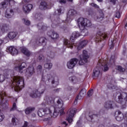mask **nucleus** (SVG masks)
I'll return each mask as SVG.
<instances>
[{
  "label": "nucleus",
  "instance_id": "obj_25",
  "mask_svg": "<svg viewBox=\"0 0 127 127\" xmlns=\"http://www.w3.org/2000/svg\"><path fill=\"white\" fill-rule=\"evenodd\" d=\"M80 36V33L78 31H75L72 33V34L70 37V40H74L75 38H77V37H79Z\"/></svg>",
  "mask_w": 127,
  "mask_h": 127
},
{
  "label": "nucleus",
  "instance_id": "obj_63",
  "mask_svg": "<svg viewBox=\"0 0 127 127\" xmlns=\"http://www.w3.org/2000/svg\"><path fill=\"white\" fill-rule=\"evenodd\" d=\"M65 114V112L64 111H62V112H60V114L61 115H64Z\"/></svg>",
  "mask_w": 127,
  "mask_h": 127
},
{
  "label": "nucleus",
  "instance_id": "obj_20",
  "mask_svg": "<svg viewBox=\"0 0 127 127\" xmlns=\"http://www.w3.org/2000/svg\"><path fill=\"white\" fill-rule=\"evenodd\" d=\"M107 36L105 34L103 33L102 32H98L96 34V39L100 40V39H102V40L106 38Z\"/></svg>",
  "mask_w": 127,
  "mask_h": 127
},
{
  "label": "nucleus",
  "instance_id": "obj_56",
  "mask_svg": "<svg viewBox=\"0 0 127 127\" xmlns=\"http://www.w3.org/2000/svg\"><path fill=\"white\" fill-rule=\"evenodd\" d=\"M109 88L111 89V90H114L116 89V86L113 85V84H111L110 86H109Z\"/></svg>",
  "mask_w": 127,
  "mask_h": 127
},
{
  "label": "nucleus",
  "instance_id": "obj_29",
  "mask_svg": "<svg viewBox=\"0 0 127 127\" xmlns=\"http://www.w3.org/2000/svg\"><path fill=\"white\" fill-rule=\"evenodd\" d=\"M10 13L7 12V11H6V13L5 14V17H6L7 18H10L12 15H13V10L12 9H10L9 11Z\"/></svg>",
  "mask_w": 127,
  "mask_h": 127
},
{
  "label": "nucleus",
  "instance_id": "obj_36",
  "mask_svg": "<svg viewBox=\"0 0 127 127\" xmlns=\"http://www.w3.org/2000/svg\"><path fill=\"white\" fill-rule=\"evenodd\" d=\"M43 112L44 115H51V110H50V108H46L43 109Z\"/></svg>",
  "mask_w": 127,
  "mask_h": 127
},
{
  "label": "nucleus",
  "instance_id": "obj_22",
  "mask_svg": "<svg viewBox=\"0 0 127 127\" xmlns=\"http://www.w3.org/2000/svg\"><path fill=\"white\" fill-rule=\"evenodd\" d=\"M59 113H60V110L59 109L57 108L55 109L53 113L52 114V112H51V116L52 117V118H57L58 117V115H59Z\"/></svg>",
  "mask_w": 127,
  "mask_h": 127
},
{
  "label": "nucleus",
  "instance_id": "obj_7",
  "mask_svg": "<svg viewBox=\"0 0 127 127\" xmlns=\"http://www.w3.org/2000/svg\"><path fill=\"white\" fill-rule=\"evenodd\" d=\"M5 92L3 91L0 93V105H2L4 108H6V107H8V101L7 100H5L4 103L3 99L4 97L6 96Z\"/></svg>",
  "mask_w": 127,
  "mask_h": 127
},
{
  "label": "nucleus",
  "instance_id": "obj_33",
  "mask_svg": "<svg viewBox=\"0 0 127 127\" xmlns=\"http://www.w3.org/2000/svg\"><path fill=\"white\" fill-rule=\"evenodd\" d=\"M1 30L3 32H5V31H7V30H8V26L6 25V24H3L1 27Z\"/></svg>",
  "mask_w": 127,
  "mask_h": 127
},
{
  "label": "nucleus",
  "instance_id": "obj_58",
  "mask_svg": "<svg viewBox=\"0 0 127 127\" xmlns=\"http://www.w3.org/2000/svg\"><path fill=\"white\" fill-rule=\"evenodd\" d=\"M9 3H12L13 4H14L15 3V2L14 0H8Z\"/></svg>",
  "mask_w": 127,
  "mask_h": 127
},
{
  "label": "nucleus",
  "instance_id": "obj_34",
  "mask_svg": "<svg viewBox=\"0 0 127 127\" xmlns=\"http://www.w3.org/2000/svg\"><path fill=\"white\" fill-rule=\"evenodd\" d=\"M45 100L48 102V103H53L54 99L51 96H46Z\"/></svg>",
  "mask_w": 127,
  "mask_h": 127
},
{
  "label": "nucleus",
  "instance_id": "obj_10",
  "mask_svg": "<svg viewBox=\"0 0 127 127\" xmlns=\"http://www.w3.org/2000/svg\"><path fill=\"white\" fill-rule=\"evenodd\" d=\"M39 8L41 10H45L46 9H49L50 8V5L46 2V1L43 0L41 1Z\"/></svg>",
  "mask_w": 127,
  "mask_h": 127
},
{
  "label": "nucleus",
  "instance_id": "obj_54",
  "mask_svg": "<svg viewBox=\"0 0 127 127\" xmlns=\"http://www.w3.org/2000/svg\"><path fill=\"white\" fill-rule=\"evenodd\" d=\"M91 6H94V7H96V8H99V6H98V5L94 3H91Z\"/></svg>",
  "mask_w": 127,
  "mask_h": 127
},
{
  "label": "nucleus",
  "instance_id": "obj_16",
  "mask_svg": "<svg viewBox=\"0 0 127 127\" xmlns=\"http://www.w3.org/2000/svg\"><path fill=\"white\" fill-rule=\"evenodd\" d=\"M20 51H21L22 53H23L26 56L29 57L30 55H31L32 53L30 52L26 48H20Z\"/></svg>",
  "mask_w": 127,
  "mask_h": 127
},
{
  "label": "nucleus",
  "instance_id": "obj_52",
  "mask_svg": "<svg viewBox=\"0 0 127 127\" xmlns=\"http://www.w3.org/2000/svg\"><path fill=\"white\" fill-rule=\"evenodd\" d=\"M8 36H6L3 40V42H4V43H7V42L8 41Z\"/></svg>",
  "mask_w": 127,
  "mask_h": 127
},
{
  "label": "nucleus",
  "instance_id": "obj_31",
  "mask_svg": "<svg viewBox=\"0 0 127 127\" xmlns=\"http://www.w3.org/2000/svg\"><path fill=\"white\" fill-rule=\"evenodd\" d=\"M8 1V0H5L4 1H3L0 3V8H6L7 7V4L6 2Z\"/></svg>",
  "mask_w": 127,
  "mask_h": 127
},
{
  "label": "nucleus",
  "instance_id": "obj_51",
  "mask_svg": "<svg viewBox=\"0 0 127 127\" xmlns=\"http://www.w3.org/2000/svg\"><path fill=\"white\" fill-rule=\"evenodd\" d=\"M63 9H64V8H63V7H62L60 9H58L59 14H60L61 13H63Z\"/></svg>",
  "mask_w": 127,
  "mask_h": 127
},
{
  "label": "nucleus",
  "instance_id": "obj_23",
  "mask_svg": "<svg viewBox=\"0 0 127 127\" xmlns=\"http://www.w3.org/2000/svg\"><path fill=\"white\" fill-rule=\"evenodd\" d=\"M100 116L99 114H95L93 112H90L88 114V117L91 119V120H94L96 118H98Z\"/></svg>",
  "mask_w": 127,
  "mask_h": 127
},
{
  "label": "nucleus",
  "instance_id": "obj_32",
  "mask_svg": "<svg viewBox=\"0 0 127 127\" xmlns=\"http://www.w3.org/2000/svg\"><path fill=\"white\" fill-rule=\"evenodd\" d=\"M44 42H45V38L42 37L38 40L36 43L38 45H42V43H44Z\"/></svg>",
  "mask_w": 127,
  "mask_h": 127
},
{
  "label": "nucleus",
  "instance_id": "obj_19",
  "mask_svg": "<svg viewBox=\"0 0 127 127\" xmlns=\"http://www.w3.org/2000/svg\"><path fill=\"white\" fill-rule=\"evenodd\" d=\"M47 78L48 79V82H51L52 84V85L55 84H57V82H55V79L54 78V77H53L51 74H47Z\"/></svg>",
  "mask_w": 127,
  "mask_h": 127
},
{
  "label": "nucleus",
  "instance_id": "obj_61",
  "mask_svg": "<svg viewBox=\"0 0 127 127\" xmlns=\"http://www.w3.org/2000/svg\"><path fill=\"white\" fill-rule=\"evenodd\" d=\"M111 2L113 3V4H116V0H110Z\"/></svg>",
  "mask_w": 127,
  "mask_h": 127
},
{
  "label": "nucleus",
  "instance_id": "obj_35",
  "mask_svg": "<svg viewBox=\"0 0 127 127\" xmlns=\"http://www.w3.org/2000/svg\"><path fill=\"white\" fill-rule=\"evenodd\" d=\"M47 55L48 56V57H50V58H54L55 54L52 51H48L47 53Z\"/></svg>",
  "mask_w": 127,
  "mask_h": 127
},
{
  "label": "nucleus",
  "instance_id": "obj_1",
  "mask_svg": "<svg viewBox=\"0 0 127 127\" xmlns=\"http://www.w3.org/2000/svg\"><path fill=\"white\" fill-rule=\"evenodd\" d=\"M77 23L79 28L82 30L81 34H82L83 36L88 35V30L85 29V27H90V26H92L91 21L87 18L80 17L78 19Z\"/></svg>",
  "mask_w": 127,
  "mask_h": 127
},
{
  "label": "nucleus",
  "instance_id": "obj_27",
  "mask_svg": "<svg viewBox=\"0 0 127 127\" xmlns=\"http://www.w3.org/2000/svg\"><path fill=\"white\" fill-rule=\"evenodd\" d=\"M102 65V70L104 72H107L108 70H109V67H108V65H107V63L106 62H103V63L101 64Z\"/></svg>",
  "mask_w": 127,
  "mask_h": 127
},
{
  "label": "nucleus",
  "instance_id": "obj_39",
  "mask_svg": "<svg viewBox=\"0 0 127 127\" xmlns=\"http://www.w3.org/2000/svg\"><path fill=\"white\" fill-rule=\"evenodd\" d=\"M69 79V81H71L73 83H78V79L75 76H71Z\"/></svg>",
  "mask_w": 127,
  "mask_h": 127
},
{
  "label": "nucleus",
  "instance_id": "obj_13",
  "mask_svg": "<svg viewBox=\"0 0 127 127\" xmlns=\"http://www.w3.org/2000/svg\"><path fill=\"white\" fill-rule=\"evenodd\" d=\"M8 52H9L11 55L14 56V55H17L18 54V51L14 47L11 46L7 49Z\"/></svg>",
  "mask_w": 127,
  "mask_h": 127
},
{
  "label": "nucleus",
  "instance_id": "obj_38",
  "mask_svg": "<svg viewBox=\"0 0 127 127\" xmlns=\"http://www.w3.org/2000/svg\"><path fill=\"white\" fill-rule=\"evenodd\" d=\"M51 37L52 39H57V38L59 37V35L55 32H53L52 34L51 35Z\"/></svg>",
  "mask_w": 127,
  "mask_h": 127
},
{
  "label": "nucleus",
  "instance_id": "obj_57",
  "mask_svg": "<svg viewBox=\"0 0 127 127\" xmlns=\"http://www.w3.org/2000/svg\"><path fill=\"white\" fill-rule=\"evenodd\" d=\"M37 69L38 71H41L42 69V66L38 65L37 67Z\"/></svg>",
  "mask_w": 127,
  "mask_h": 127
},
{
  "label": "nucleus",
  "instance_id": "obj_5",
  "mask_svg": "<svg viewBox=\"0 0 127 127\" xmlns=\"http://www.w3.org/2000/svg\"><path fill=\"white\" fill-rule=\"evenodd\" d=\"M90 56L88 55V52L84 50L82 56H80V60L79 62V65H84L85 63H88V59Z\"/></svg>",
  "mask_w": 127,
  "mask_h": 127
},
{
  "label": "nucleus",
  "instance_id": "obj_64",
  "mask_svg": "<svg viewBox=\"0 0 127 127\" xmlns=\"http://www.w3.org/2000/svg\"><path fill=\"white\" fill-rule=\"evenodd\" d=\"M111 127H119V126L117 125H113Z\"/></svg>",
  "mask_w": 127,
  "mask_h": 127
},
{
  "label": "nucleus",
  "instance_id": "obj_59",
  "mask_svg": "<svg viewBox=\"0 0 127 127\" xmlns=\"http://www.w3.org/2000/svg\"><path fill=\"white\" fill-rule=\"evenodd\" d=\"M60 3H66V0H61L59 1Z\"/></svg>",
  "mask_w": 127,
  "mask_h": 127
},
{
  "label": "nucleus",
  "instance_id": "obj_18",
  "mask_svg": "<svg viewBox=\"0 0 127 127\" xmlns=\"http://www.w3.org/2000/svg\"><path fill=\"white\" fill-rule=\"evenodd\" d=\"M18 35L17 32H10L8 34V37L9 39H14Z\"/></svg>",
  "mask_w": 127,
  "mask_h": 127
},
{
  "label": "nucleus",
  "instance_id": "obj_44",
  "mask_svg": "<svg viewBox=\"0 0 127 127\" xmlns=\"http://www.w3.org/2000/svg\"><path fill=\"white\" fill-rule=\"evenodd\" d=\"M12 123L13 125V126H16V125H17V124H18V120H17V119L14 118H13L12 119Z\"/></svg>",
  "mask_w": 127,
  "mask_h": 127
},
{
  "label": "nucleus",
  "instance_id": "obj_48",
  "mask_svg": "<svg viewBox=\"0 0 127 127\" xmlns=\"http://www.w3.org/2000/svg\"><path fill=\"white\" fill-rule=\"evenodd\" d=\"M5 80V76L3 75L0 74V82H2Z\"/></svg>",
  "mask_w": 127,
  "mask_h": 127
},
{
  "label": "nucleus",
  "instance_id": "obj_11",
  "mask_svg": "<svg viewBox=\"0 0 127 127\" xmlns=\"http://www.w3.org/2000/svg\"><path fill=\"white\" fill-rule=\"evenodd\" d=\"M86 93H87V91L86 89H82L80 92H79V95L76 97L75 100L74 101L75 105H76L78 100H80L82 98H84L85 96H86Z\"/></svg>",
  "mask_w": 127,
  "mask_h": 127
},
{
  "label": "nucleus",
  "instance_id": "obj_55",
  "mask_svg": "<svg viewBox=\"0 0 127 127\" xmlns=\"http://www.w3.org/2000/svg\"><path fill=\"white\" fill-rule=\"evenodd\" d=\"M38 60H43L44 59V57L42 55H40L39 57L38 58Z\"/></svg>",
  "mask_w": 127,
  "mask_h": 127
},
{
  "label": "nucleus",
  "instance_id": "obj_3",
  "mask_svg": "<svg viewBox=\"0 0 127 127\" xmlns=\"http://www.w3.org/2000/svg\"><path fill=\"white\" fill-rule=\"evenodd\" d=\"M127 101V93L126 92H123L119 96H118V103L122 104V108L126 109L127 107L126 104Z\"/></svg>",
  "mask_w": 127,
  "mask_h": 127
},
{
  "label": "nucleus",
  "instance_id": "obj_46",
  "mask_svg": "<svg viewBox=\"0 0 127 127\" xmlns=\"http://www.w3.org/2000/svg\"><path fill=\"white\" fill-rule=\"evenodd\" d=\"M57 103L58 105H60L61 107H63V105L64 104V103L63 102V100H62V99L60 98L57 101Z\"/></svg>",
  "mask_w": 127,
  "mask_h": 127
},
{
  "label": "nucleus",
  "instance_id": "obj_15",
  "mask_svg": "<svg viewBox=\"0 0 127 127\" xmlns=\"http://www.w3.org/2000/svg\"><path fill=\"white\" fill-rule=\"evenodd\" d=\"M32 9V4H25L23 6V10L24 11L25 13L29 12L30 10Z\"/></svg>",
  "mask_w": 127,
  "mask_h": 127
},
{
  "label": "nucleus",
  "instance_id": "obj_45",
  "mask_svg": "<svg viewBox=\"0 0 127 127\" xmlns=\"http://www.w3.org/2000/svg\"><path fill=\"white\" fill-rule=\"evenodd\" d=\"M17 106H16V103H13L12 107L10 109V112H13V111H15V110H17Z\"/></svg>",
  "mask_w": 127,
  "mask_h": 127
},
{
  "label": "nucleus",
  "instance_id": "obj_47",
  "mask_svg": "<svg viewBox=\"0 0 127 127\" xmlns=\"http://www.w3.org/2000/svg\"><path fill=\"white\" fill-rule=\"evenodd\" d=\"M93 94H94V90L93 89L89 90L87 92V95L88 97H91V96H93Z\"/></svg>",
  "mask_w": 127,
  "mask_h": 127
},
{
  "label": "nucleus",
  "instance_id": "obj_24",
  "mask_svg": "<svg viewBox=\"0 0 127 127\" xmlns=\"http://www.w3.org/2000/svg\"><path fill=\"white\" fill-rule=\"evenodd\" d=\"M35 110V108L34 107H28L25 110V114L26 115H29L31 114Z\"/></svg>",
  "mask_w": 127,
  "mask_h": 127
},
{
  "label": "nucleus",
  "instance_id": "obj_42",
  "mask_svg": "<svg viewBox=\"0 0 127 127\" xmlns=\"http://www.w3.org/2000/svg\"><path fill=\"white\" fill-rule=\"evenodd\" d=\"M76 13H77L76 10L74 9H70L68 11V15H74V14H76Z\"/></svg>",
  "mask_w": 127,
  "mask_h": 127
},
{
  "label": "nucleus",
  "instance_id": "obj_43",
  "mask_svg": "<svg viewBox=\"0 0 127 127\" xmlns=\"http://www.w3.org/2000/svg\"><path fill=\"white\" fill-rule=\"evenodd\" d=\"M38 27L39 29H42L43 30H46V26H43L42 23H39L38 24Z\"/></svg>",
  "mask_w": 127,
  "mask_h": 127
},
{
  "label": "nucleus",
  "instance_id": "obj_21",
  "mask_svg": "<svg viewBox=\"0 0 127 127\" xmlns=\"http://www.w3.org/2000/svg\"><path fill=\"white\" fill-rule=\"evenodd\" d=\"M118 113V116L116 117V119L118 121V122H122L124 120V115L122 114L121 111H118L116 112Z\"/></svg>",
  "mask_w": 127,
  "mask_h": 127
},
{
  "label": "nucleus",
  "instance_id": "obj_30",
  "mask_svg": "<svg viewBox=\"0 0 127 127\" xmlns=\"http://www.w3.org/2000/svg\"><path fill=\"white\" fill-rule=\"evenodd\" d=\"M104 17H105L104 12H103V11H100L99 15L97 16V20H103Z\"/></svg>",
  "mask_w": 127,
  "mask_h": 127
},
{
  "label": "nucleus",
  "instance_id": "obj_2",
  "mask_svg": "<svg viewBox=\"0 0 127 127\" xmlns=\"http://www.w3.org/2000/svg\"><path fill=\"white\" fill-rule=\"evenodd\" d=\"M24 85V79L21 76H14L13 82L11 84L12 89L14 91H20L23 88Z\"/></svg>",
  "mask_w": 127,
  "mask_h": 127
},
{
  "label": "nucleus",
  "instance_id": "obj_6",
  "mask_svg": "<svg viewBox=\"0 0 127 127\" xmlns=\"http://www.w3.org/2000/svg\"><path fill=\"white\" fill-rule=\"evenodd\" d=\"M76 110L74 109H69L66 114V120L67 122L71 124L72 122H73V117L75 114Z\"/></svg>",
  "mask_w": 127,
  "mask_h": 127
},
{
  "label": "nucleus",
  "instance_id": "obj_26",
  "mask_svg": "<svg viewBox=\"0 0 127 127\" xmlns=\"http://www.w3.org/2000/svg\"><path fill=\"white\" fill-rule=\"evenodd\" d=\"M26 72H28L29 74V76H32L33 74H34V67L33 66L29 67L27 70H26Z\"/></svg>",
  "mask_w": 127,
  "mask_h": 127
},
{
  "label": "nucleus",
  "instance_id": "obj_12",
  "mask_svg": "<svg viewBox=\"0 0 127 127\" xmlns=\"http://www.w3.org/2000/svg\"><path fill=\"white\" fill-rule=\"evenodd\" d=\"M116 106V104L114 101H109L105 103L104 104V108L106 110H112V109H114Z\"/></svg>",
  "mask_w": 127,
  "mask_h": 127
},
{
  "label": "nucleus",
  "instance_id": "obj_60",
  "mask_svg": "<svg viewBox=\"0 0 127 127\" xmlns=\"http://www.w3.org/2000/svg\"><path fill=\"white\" fill-rule=\"evenodd\" d=\"M28 123L27 122H25L24 125L22 127H27Z\"/></svg>",
  "mask_w": 127,
  "mask_h": 127
},
{
  "label": "nucleus",
  "instance_id": "obj_41",
  "mask_svg": "<svg viewBox=\"0 0 127 127\" xmlns=\"http://www.w3.org/2000/svg\"><path fill=\"white\" fill-rule=\"evenodd\" d=\"M22 21L25 25H30V21L26 20V19L23 18Z\"/></svg>",
  "mask_w": 127,
  "mask_h": 127
},
{
  "label": "nucleus",
  "instance_id": "obj_40",
  "mask_svg": "<svg viewBox=\"0 0 127 127\" xmlns=\"http://www.w3.org/2000/svg\"><path fill=\"white\" fill-rule=\"evenodd\" d=\"M44 68H45V69H51V68H52V64L46 63L44 64Z\"/></svg>",
  "mask_w": 127,
  "mask_h": 127
},
{
  "label": "nucleus",
  "instance_id": "obj_8",
  "mask_svg": "<svg viewBox=\"0 0 127 127\" xmlns=\"http://www.w3.org/2000/svg\"><path fill=\"white\" fill-rule=\"evenodd\" d=\"M44 91H45V89H42L41 91L35 90L30 93L29 96L31 98H37V97H40L44 93Z\"/></svg>",
  "mask_w": 127,
  "mask_h": 127
},
{
  "label": "nucleus",
  "instance_id": "obj_4",
  "mask_svg": "<svg viewBox=\"0 0 127 127\" xmlns=\"http://www.w3.org/2000/svg\"><path fill=\"white\" fill-rule=\"evenodd\" d=\"M27 66L26 63L18 62L14 69L19 72V73H20V74H22V73L26 72L25 69Z\"/></svg>",
  "mask_w": 127,
  "mask_h": 127
},
{
  "label": "nucleus",
  "instance_id": "obj_17",
  "mask_svg": "<svg viewBox=\"0 0 127 127\" xmlns=\"http://www.w3.org/2000/svg\"><path fill=\"white\" fill-rule=\"evenodd\" d=\"M87 43H88V41L87 40H84L82 41L81 42L79 43V44L77 46V50H81L82 48H84V47H85V46L87 45Z\"/></svg>",
  "mask_w": 127,
  "mask_h": 127
},
{
  "label": "nucleus",
  "instance_id": "obj_53",
  "mask_svg": "<svg viewBox=\"0 0 127 127\" xmlns=\"http://www.w3.org/2000/svg\"><path fill=\"white\" fill-rule=\"evenodd\" d=\"M3 119H4V116L2 113H0V122H2L3 121Z\"/></svg>",
  "mask_w": 127,
  "mask_h": 127
},
{
  "label": "nucleus",
  "instance_id": "obj_14",
  "mask_svg": "<svg viewBox=\"0 0 127 127\" xmlns=\"http://www.w3.org/2000/svg\"><path fill=\"white\" fill-rule=\"evenodd\" d=\"M100 71L101 70H100L99 66H97L94 68L93 73V78L94 79H96V78H98V77H99Z\"/></svg>",
  "mask_w": 127,
  "mask_h": 127
},
{
  "label": "nucleus",
  "instance_id": "obj_62",
  "mask_svg": "<svg viewBox=\"0 0 127 127\" xmlns=\"http://www.w3.org/2000/svg\"><path fill=\"white\" fill-rule=\"evenodd\" d=\"M2 43H4L2 40H0V45H1Z\"/></svg>",
  "mask_w": 127,
  "mask_h": 127
},
{
  "label": "nucleus",
  "instance_id": "obj_9",
  "mask_svg": "<svg viewBox=\"0 0 127 127\" xmlns=\"http://www.w3.org/2000/svg\"><path fill=\"white\" fill-rule=\"evenodd\" d=\"M77 63H78V59L76 58L72 59L67 62V67L68 69H73V68L76 66Z\"/></svg>",
  "mask_w": 127,
  "mask_h": 127
},
{
  "label": "nucleus",
  "instance_id": "obj_49",
  "mask_svg": "<svg viewBox=\"0 0 127 127\" xmlns=\"http://www.w3.org/2000/svg\"><path fill=\"white\" fill-rule=\"evenodd\" d=\"M125 70L126 69L125 68H123L121 66H118V70L120 71V72H125Z\"/></svg>",
  "mask_w": 127,
  "mask_h": 127
},
{
  "label": "nucleus",
  "instance_id": "obj_37",
  "mask_svg": "<svg viewBox=\"0 0 127 127\" xmlns=\"http://www.w3.org/2000/svg\"><path fill=\"white\" fill-rule=\"evenodd\" d=\"M38 116L40 117L41 118L43 116H45L44 114V112H43V109L41 108L38 111Z\"/></svg>",
  "mask_w": 127,
  "mask_h": 127
},
{
  "label": "nucleus",
  "instance_id": "obj_50",
  "mask_svg": "<svg viewBox=\"0 0 127 127\" xmlns=\"http://www.w3.org/2000/svg\"><path fill=\"white\" fill-rule=\"evenodd\" d=\"M115 17H117V18H120V17H121V13H120L119 11L116 12Z\"/></svg>",
  "mask_w": 127,
  "mask_h": 127
},
{
  "label": "nucleus",
  "instance_id": "obj_28",
  "mask_svg": "<svg viewBox=\"0 0 127 127\" xmlns=\"http://www.w3.org/2000/svg\"><path fill=\"white\" fill-rule=\"evenodd\" d=\"M64 45H66L67 47H68V48H70L71 49H72L73 47V45L70 43V41L68 40H64Z\"/></svg>",
  "mask_w": 127,
  "mask_h": 127
}]
</instances>
